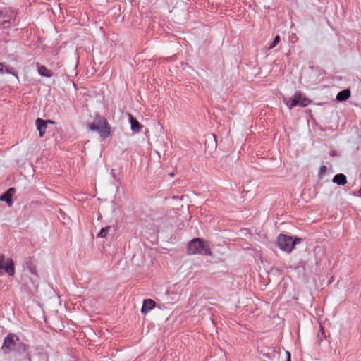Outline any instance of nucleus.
Here are the masks:
<instances>
[{
  "label": "nucleus",
  "mask_w": 361,
  "mask_h": 361,
  "mask_svg": "<svg viewBox=\"0 0 361 361\" xmlns=\"http://www.w3.org/2000/svg\"><path fill=\"white\" fill-rule=\"evenodd\" d=\"M188 255H212L208 243L201 238L192 239L188 245Z\"/></svg>",
  "instance_id": "1"
},
{
  "label": "nucleus",
  "mask_w": 361,
  "mask_h": 361,
  "mask_svg": "<svg viewBox=\"0 0 361 361\" xmlns=\"http://www.w3.org/2000/svg\"><path fill=\"white\" fill-rule=\"evenodd\" d=\"M88 127L91 130L97 131L99 135L103 138H106L110 135V126L107 121L102 116H97L94 121L89 124Z\"/></svg>",
  "instance_id": "2"
},
{
  "label": "nucleus",
  "mask_w": 361,
  "mask_h": 361,
  "mask_svg": "<svg viewBox=\"0 0 361 361\" xmlns=\"http://www.w3.org/2000/svg\"><path fill=\"white\" fill-rule=\"evenodd\" d=\"M301 242V238H295L294 240L293 237L288 236L283 234H280L277 238V244L279 247L286 252H290L294 248V245Z\"/></svg>",
  "instance_id": "3"
},
{
  "label": "nucleus",
  "mask_w": 361,
  "mask_h": 361,
  "mask_svg": "<svg viewBox=\"0 0 361 361\" xmlns=\"http://www.w3.org/2000/svg\"><path fill=\"white\" fill-rule=\"evenodd\" d=\"M283 102L289 109H291L296 106L305 107L310 103V100L305 97L301 92H295L292 99L283 98Z\"/></svg>",
  "instance_id": "4"
},
{
  "label": "nucleus",
  "mask_w": 361,
  "mask_h": 361,
  "mask_svg": "<svg viewBox=\"0 0 361 361\" xmlns=\"http://www.w3.org/2000/svg\"><path fill=\"white\" fill-rule=\"evenodd\" d=\"M0 269L4 270L10 276H13L15 274V266L13 260L11 258H8L5 262V256L1 252Z\"/></svg>",
  "instance_id": "5"
},
{
  "label": "nucleus",
  "mask_w": 361,
  "mask_h": 361,
  "mask_svg": "<svg viewBox=\"0 0 361 361\" xmlns=\"http://www.w3.org/2000/svg\"><path fill=\"white\" fill-rule=\"evenodd\" d=\"M17 341L18 339L14 334L8 335L4 339L2 348L8 350L13 349L14 346L16 345V342Z\"/></svg>",
  "instance_id": "6"
},
{
  "label": "nucleus",
  "mask_w": 361,
  "mask_h": 361,
  "mask_svg": "<svg viewBox=\"0 0 361 361\" xmlns=\"http://www.w3.org/2000/svg\"><path fill=\"white\" fill-rule=\"evenodd\" d=\"M15 194V189L13 188H11L6 190V192L0 197V200L2 202H5L8 207H11L13 205L12 197Z\"/></svg>",
  "instance_id": "7"
},
{
  "label": "nucleus",
  "mask_w": 361,
  "mask_h": 361,
  "mask_svg": "<svg viewBox=\"0 0 361 361\" xmlns=\"http://www.w3.org/2000/svg\"><path fill=\"white\" fill-rule=\"evenodd\" d=\"M52 123L53 122L50 120L44 121L41 118H37L36 120V126L37 128V130L39 131V136L42 137L44 136L46 129H47V123Z\"/></svg>",
  "instance_id": "8"
},
{
  "label": "nucleus",
  "mask_w": 361,
  "mask_h": 361,
  "mask_svg": "<svg viewBox=\"0 0 361 361\" xmlns=\"http://www.w3.org/2000/svg\"><path fill=\"white\" fill-rule=\"evenodd\" d=\"M155 306V302L151 299L145 300L142 304L141 312L145 314L148 311L153 309Z\"/></svg>",
  "instance_id": "9"
},
{
  "label": "nucleus",
  "mask_w": 361,
  "mask_h": 361,
  "mask_svg": "<svg viewBox=\"0 0 361 361\" xmlns=\"http://www.w3.org/2000/svg\"><path fill=\"white\" fill-rule=\"evenodd\" d=\"M129 121L130 123V128L134 133L140 132L142 126L140 123L135 119L131 115L128 116Z\"/></svg>",
  "instance_id": "10"
},
{
  "label": "nucleus",
  "mask_w": 361,
  "mask_h": 361,
  "mask_svg": "<svg viewBox=\"0 0 361 361\" xmlns=\"http://www.w3.org/2000/svg\"><path fill=\"white\" fill-rule=\"evenodd\" d=\"M350 96V91L348 89L339 92L336 95V99L339 102H343L348 99Z\"/></svg>",
  "instance_id": "11"
},
{
  "label": "nucleus",
  "mask_w": 361,
  "mask_h": 361,
  "mask_svg": "<svg viewBox=\"0 0 361 361\" xmlns=\"http://www.w3.org/2000/svg\"><path fill=\"white\" fill-rule=\"evenodd\" d=\"M333 182L339 185H344L347 183L346 176L342 173L336 174L333 178Z\"/></svg>",
  "instance_id": "12"
},
{
  "label": "nucleus",
  "mask_w": 361,
  "mask_h": 361,
  "mask_svg": "<svg viewBox=\"0 0 361 361\" xmlns=\"http://www.w3.org/2000/svg\"><path fill=\"white\" fill-rule=\"evenodd\" d=\"M38 73L40 75L50 78L52 76V71L47 68L44 66H38Z\"/></svg>",
  "instance_id": "13"
},
{
  "label": "nucleus",
  "mask_w": 361,
  "mask_h": 361,
  "mask_svg": "<svg viewBox=\"0 0 361 361\" xmlns=\"http://www.w3.org/2000/svg\"><path fill=\"white\" fill-rule=\"evenodd\" d=\"M111 227L106 226L105 228H103L101 229L99 233L97 234L98 238H105L108 233V232L110 231Z\"/></svg>",
  "instance_id": "14"
},
{
  "label": "nucleus",
  "mask_w": 361,
  "mask_h": 361,
  "mask_svg": "<svg viewBox=\"0 0 361 361\" xmlns=\"http://www.w3.org/2000/svg\"><path fill=\"white\" fill-rule=\"evenodd\" d=\"M279 41H280V37L279 35L276 36L274 41L269 44V46L268 47L269 49H271L274 47H275L278 44Z\"/></svg>",
  "instance_id": "15"
},
{
  "label": "nucleus",
  "mask_w": 361,
  "mask_h": 361,
  "mask_svg": "<svg viewBox=\"0 0 361 361\" xmlns=\"http://www.w3.org/2000/svg\"><path fill=\"white\" fill-rule=\"evenodd\" d=\"M6 72L7 73H9V74H12L16 78H18V75L16 74H15L14 73H13V71L8 68V67H4V72Z\"/></svg>",
  "instance_id": "16"
},
{
  "label": "nucleus",
  "mask_w": 361,
  "mask_h": 361,
  "mask_svg": "<svg viewBox=\"0 0 361 361\" xmlns=\"http://www.w3.org/2000/svg\"><path fill=\"white\" fill-rule=\"evenodd\" d=\"M326 167L325 166H322L319 169V173H323L326 172Z\"/></svg>",
  "instance_id": "17"
},
{
  "label": "nucleus",
  "mask_w": 361,
  "mask_h": 361,
  "mask_svg": "<svg viewBox=\"0 0 361 361\" xmlns=\"http://www.w3.org/2000/svg\"><path fill=\"white\" fill-rule=\"evenodd\" d=\"M286 361H290V353L288 351H286Z\"/></svg>",
  "instance_id": "18"
},
{
  "label": "nucleus",
  "mask_w": 361,
  "mask_h": 361,
  "mask_svg": "<svg viewBox=\"0 0 361 361\" xmlns=\"http://www.w3.org/2000/svg\"><path fill=\"white\" fill-rule=\"evenodd\" d=\"M20 345L22 346L23 351H26L27 348L25 345H24L23 343H20Z\"/></svg>",
  "instance_id": "19"
},
{
  "label": "nucleus",
  "mask_w": 361,
  "mask_h": 361,
  "mask_svg": "<svg viewBox=\"0 0 361 361\" xmlns=\"http://www.w3.org/2000/svg\"><path fill=\"white\" fill-rule=\"evenodd\" d=\"M0 73H4L3 66H2V63H0Z\"/></svg>",
  "instance_id": "20"
},
{
  "label": "nucleus",
  "mask_w": 361,
  "mask_h": 361,
  "mask_svg": "<svg viewBox=\"0 0 361 361\" xmlns=\"http://www.w3.org/2000/svg\"><path fill=\"white\" fill-rule=\"evenodd\" d=\"M321 330H322V339L325 338L324 332V330H323L322 327Z\"/></svg>",
  "instance_id": "21"
},
{
  "label": "nucleus",
  "mask_w": 361,
  "mask_h": 361,
  "mask_svg": "<svg viewBox=\"0 0 361 361\" xmlns=\"http://www.w3.org/2000/svg\"><path fill=\"white\" fill-rule=\"evenodd\" d=\"M358 196L361 197V188L358 191Z\"/></svg>",
  "instance_id": "22"
},
{
  "label": "nucleus",
  "mask_w": 361,
  "mask_h": 361,
  "mask_svg": "<svg viewBox=\"0 0 361 361\" xmlns=\"http://www.w3.org/2000/svg\"><path fill=\"white\" fill-rule=\"evenodd\" d=\"M7 21H8L7 20H4L2 23H6Z\"/></svg>",
  "instance_id": "23"
}]
</instances>
